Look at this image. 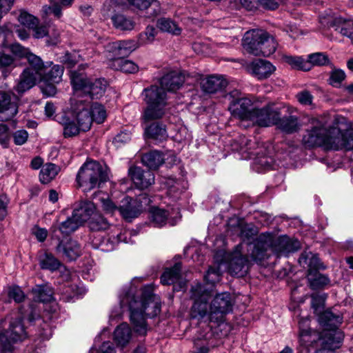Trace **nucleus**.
Wrapping results in <instances>:
<instances>
[{"label":"nucleus","instance_id":"f257e3e1","mask_svg":"<svg viewBox=\"0 0 353 353\" xmlns=\"http://www.w3.org/2000/svg\"><path fill=\"white\" fill-rule=\"evenodd\" d=\"M140 278H134L131 283L125 285L119 294L120 307L113 309L110 314V321L120 317L122 309L130 312V321L134 330L139 335H145L148 331L146 318H152L161 311L159 298L154 294V287L148 285L139 289Z\"/></svg>","mask_w":353,"mask_h":353},{"label":"nucleus","instance_id":"f03ea898","mask_svg":"<svg viewBox=\"0 0 353 353\" xmlns=\"http://www.w3.org/2000/svg\"><path fill=\"white\" fill-rule=\"evenodd\" d=\"M300 248L299 241L290 239L287 236L276 237L270 233L261 234L255 241L251 253L252 258L255 261H261L268 258L270 252L279 256L287 255Z\"/></svg>","mask_w":353,"mask_h":353},{"label":"nucleus","instance_id":"7ed1b4c3","mask_svg":"<svg viewBox=\"0 0 353 353\" xmlns=\"http://www.w3.org/2000/svg\"><path fill=\"white\" fill-rule=\"evenodd\" d=\"M142 97L146 107L142 117L145 122L162 118L169 110V104L165 91L157 85L145 88Z\"/></svg>","mask_w":353,"mask_h":353},{"label":"nucleus","instance_id":"20e7f679","mask_svg":"<svg viewBox=\"0 0 353 353\" xmlns=\"http://www.w3.org/2000/svg\"><path fill=\"white\" fill-rule=\"evenodd\" d=\"M242 45L250 54L254 56L267 57L276 51L278 43L275 38L267 31L261 29H252L245 33Z\"/></svg>","mask_w":353,"mask_h":353},{"label":"nucleus","instance_id":"39448f33","mask_svg":"<svg viewBox=\"0 0 353 353\" xmlns=\"http://www.w3.org/2000/svg\"><path fill=\"white\" fill-rule=\"evenodd\" d=\"M70 81L76 96L90 101L92 99L100 98L108 85L104 79H97L92 81L88 79L85 74L76 70L70 72Z\"/></svg>","mask_w":353,"mask_h":353},{"label":"nucleus","instance_id":"423d86ee","mask_svg":"<svg viewBox=\"0 0 353 353\" xmlns=\"http://www.w3.org/2000/svg\"><path fill=\"white\" fill-rule=\"evenodd\" d=\"M108 180V168L95 161H86L78 171L76 181L84 192L99 188Z\"/></svg>","mask_w":353,"mask_h":353},{"label":"nucleus","instance_id":"0eeeda50","mask_svg":"<svg viewBox=\"0 0 353 353\" xmlns=\"http://www.w3.org/2000/svg\"><path fill=\"white\" fill-rule=\"evenodd\" d=\"M320 321L323 325L330 327L332 331L327 333L323 339V347L316 351V353H333L339 348L343 340V333L337 327L341 323L342 318L334 314L331 311H325L320 316Z\"/></svg>","mask_w":353,"mask_h":353},{"label":"nucleus","instance_id":"6e6552de","mask_svg":"<svg viewBox=\"0 0 353 353\" xmlns=\"http://www.w3.org/2000/svg\"><path fill=\"white\" fill-rule=\"evenodd\" d=\"M212 287L208 288L201 283H196L191 288V299L194 303L191 307L190 315L193 319L210 321V303L212 297Z\"/></svg>","mask_w":353,"mask_h":353},{"label":"nucleus","instance_id":"1a4fd4ad","mask_svg":"<svg viewBox=\"0 0 353 353\" xmlns=\"http://www.w3.org/2000/svg\"><path fill=\"white\" fill-rule=\"evenodd\" d=\"M226 97L230 101L228 109L231 114L242 121H248L254 108L252 99L243 97L237 90L230 92Z\"/></svg>","mask_w":353,"mask_h":353},{"label":"nucleus","instance_id":"9d476101","mask_svg":"<svg viewBox=\"0 0 353 353\" xmlns=\"http://www.w3.org/2000/svg\"><path fill=\"white\" fill-rule=\"evenodd\" d=\"M233 302L228 292L217 294L210 303V322L221 323L232 311Z\"/></svg>","mask_w":353,"mask_h":353},{"label":"nucleus","instance_id":"9b49d317","mask_svg":"<svg viewBox=\"0 0 353 353\" xmlns=\"http://www.w3.org/2000/svg\"><path fill=\"white\" fill-rule=\"evenodd\" d=\"M26 337V332L21 319L19 318L11 321L9 329L0 332V353H12V343Z\"/></svg>","mask_w":353,"mask_h":353},{"label":"nucleus","instance_id":"f8f14e48","mask_svg":"<svg viewBox=\"0 0 353 353\" xmlns=\"http://www.w3.org/2000/svg\"><path fill=\"white\" fill-rule=\"evenodd\" d=\"M332 135L330 128L327 129L321 123L316 122L310 130H307L303 137V142L306 147L323 146L330 150Z\"/></svg>","mask_w":353,"mask_h":353},{"label":"nucleus","instance_id":"ddd939ff","mask_svg":"<svg viewBox=\"0 0 353 353\" xmlns=\"http://www.w3.org/2000/svg\"><path fill=\"white\" fill-rule=\"evenodd\" d=\"M90 103V101L83 99L82 97L74 98L71 103L72 114L77 124L80 126L81 131L84 132L89 130L92 123Z\"/></svg>","mask_w":353,"mask_h":353},{"label":"nucleus","instance_id":"4468645a","mask_svg":"<svg viewBox=\"0 0 353 353\" xmlns=\"http://www.w3.org/2000/svg\"><path fill=\"white\" fill-rule=\"evenodd\" d=\"M240 152L247 153L245 158L254 159L256 163L268 169L271 167L268 159L264 156L265 148L262 143H258L256 140L248 139L243 137L241 138Z\"/></svg>","mask_w":353,"mask_h":353},{"label":"nucleus","instance_id":"2eb2a0df","mask_svg":"<svg viewBox=\"0 0 353 353\" xmlns=\"http://www.w3.org/2000/svg\"><path fill=\"white\" fill-rule=\"evenodd\" d=\"M150 199L145 194H140L135 199L125 196L119 206L120 214L128 221L137 217L143 211V206L149 205Z\"/></svg>","mask_w":353,"mask_h":353},{"label":"nucleus","instance_id":"dca6fc26","mask_svg":"<svg viewBox=\"0 0 353 353\" xmlns=\"http://www.w3.org/2000/svg\"><path fill=\"white\" fill-rule=\"evenodd\" d=\"M279 116V111L274 109L271 105H266L262 108L254 107L248 121L261 127H268L274 125Z\"/></svg>","mask_w":353,"mask_h":353},{"label":"nucleus","instance_id":"f3484780","mask_svg":"<svg viewBox=\"0 0 353 353\" xmlns=\"http://www.w3.org/2000/svg\"><path fill=\"white\" fill-rule=\"evenodd\" d=\"M332 135L331 143H330V150H353V130H347L342 132L337 128H330Z\"/></svg>","mask_w":353,"mask_h":353},{"label":"nucleus","instance_id":"a211bd4d","mask_svg":"<svg viewBox=\"0 0 353 353\" xmlns=\"http://www.w3.org/2000/svg\"><path fill=\"white\" fill-rule=\"evenodd\" d=\"M19 98L13 92H0V119L8 121L18 112Z\"/></svg>","mask_w":353,"mask_h":353},{"label":"nucleus","instance_id":"6ab92c4d","mask_svg":"<svg viewBox=\"0 0 353 353\" xmlns=\"http://www.w3.org/2000/svg\"><path fill=\"white\" fill-rule=\"evenodd\" d=\"M163 285H174V290H181L185 288V282L181 279V263H176L172 268H165L161 277Z\"/></svg>","mask_w":353,"mask_h":353},{"label":"nucleus","instance_id":"aec40b11","mask_svg":"<svg viewBox=\"0 0 353 353\" xmlns=\"http://www.w3.org/2000/svg\"><path fill=\"white\" fill-rule=\"evenodd\" d=\"M227 259L229 261L228 268L231 274L243 276L247 273L248 259L243 256L238 250L230 254Z\"/></svg>","mask_w":353,"mask_h":353},{"label":"nucleus","instance_id":"412c9836","mask_svg":"<svg viewBox=\"0 0 353 353\" xmlns=\"http://www.w3.org/2000/svg\"><path fill=\"white\" fill-rule=\"evenodd\" d=\"M134 185L139 189H145L154 183V175L149 170H144L138 166L130 168L128 170Z\"/></svg>","mask_w":353,"mask_h":353},{"label":"nucleus","instance_id":"4be33fe9","mask_svg":"<svg viewBox=\"0 0 353 353\" xmlns=\"http://www.w3.org/2000/svg\"><path fill=\"white\" fill-rule=\"evenodd\" d=\"M248 70L259 80H263L269 78L276 70V67L268 61L258 59L250 63Z\"/></svg>","mask_w":353,"mask_h":353},{"label":"nucleus","instance_id":"5701e85b","mask_svg":"<svg viewBox=\"0 0 353 353\" xmlns=\"http://www.w3.org/2000/svg\"><path fill=\"white\" fill-rule=\"evenodd\" d=\"M228 85V81L222 75L212 74L202 78L200 85L202 90L206 93H216L224 90Z\"/></svg>","mask_w":353,"mask_h":353},{"label":"nucleus","instance_id":"b1692460","mask_svg":"<svg viewBox=\"0 0 353 353\" xmlns=\"http://www.w3.org/2000/svg\"><path fill=\"white\" fill-rule=\"evenodd\" d=\"M56 250L68 261L76 260L82 252L81 245L73 239L59 241Z\"/></svg>","mask_w":353,"mask_h":353},{"label":"nucleus","instance_id":"393cba45","mask_svg":"<svg viewBox=\"0 0 353 353\" xmlns=\"http://www.w3.org/2000/svg\"><path fill=\"white\" fill-rule=\"evenodd\" d=\"M184 81L185 77L183 74L176 71H171L162 77L160 84L163 90L175 92L180 89Z\"/></svg>","mask_w":353,"mask_h":353},{"label":"nucleus","instance_id":"a878e982","mask_svg":"<svg viewBox=\"0 0 353 353\" xmlns=\"http://www.w3.org/2000/svg\"><path fill=\"white\" fill-rule=\"evenodd\" d=\"M74 217L78 219L83 224L90 219L96 213V206L92 201H81L76 203L73 212Z\"/></svg>","mask_w":353,"mask_h":353},{"label":"nucleus","instance_id":"bb28decb","mask_svg":"<svg viewBox=\"0 0 353 353\" xmlns=\"http://www.w3.org/2000/svg\"><path fill=\"white\" fill-rule=\"evenodd\" d=\"M274 125L279 129L288 134L297 132L301 126L298 118L295 116H288L281 118L279 115Z\"/></svg>","mask_w":353,"mask_h":353},{"label":"nucleus","instance_id":"cd10ccee","mask_svg":"<svg viewBox=\"0 0 353 353\" xmlns=\"http://www.w3.org/2000/svg\"><path fill=\"white\" fill-rule=\"evenodd\" d=\"M38 80L39 79L34 77V74H32L30 70H24L20 76L19 82L14 89L19 94H22L32 88Z\"/></svg>","mask_w":353,"mask_h":353},{"label":"nucleus","instance_id":"c85d7f7f","mask_svg":"<svg viewBox=\"0 0 353 353\" xmlns=\"http://www.w3.org/2000/svg\"><path fill=\"white\" fill-rule=\"evenodd\" d=\"M26 59L28 60L30 66L25 70H30L34 77L41 79L47 69V65L44 64L39 57L31 52Z\"/></svg>","mask_w":353,"mask_h":353},{"label":"nucleus","instance_id":"c756f323","mask_svg":"<svg viewBox=\"0 0 353 353\" xmlns=\"http://www.w3.org/2000/svg\"><path fill=\"white\" fill-rule=\"evenodd\" d=\"M38 260L40 268L43 270L54 272L61 266V263L52 254L48 252L39 253Z\"/></svg>","mask_w":353,"mask_h":353},{"label":"nucleus","instance_id":"7c9ffc66","mask_svg":"<svg viewBox=\"0 0 353 353\" xmlns=\"http://www.w3.org/2000/svg\"><path fill=\"white\" fill-rule=\"evenodd\" d=\"M92 244L96 249H99L103 252H110L115 248L117 240H116L114 235L111 236L97 235L94 237Z\"/></svg>","mask_w":353,"mask_h":353},{"label":"nucleus","instance_id":"2f4dec72","mask_svg":"<svg viewBox=\"0 0 353 353\" xmlns=\"http://www.w3.org/2000/svg\"><path fill=\"white\" fill-rule=\"evenodd\" d=\"M33 299L37 302H49L53 298L52 288L48 283L36 285L32 290Z\"/></svg>","mask_w":353,"mask_h":353},{"label":"nucleus","instance_id":"473e14b6","mask_svg":"<svg viewBox=\"0 0 353 353\" xmlns=\"http://www.w3.org/2000/svg\"><path fill=\"white\" fill-rule=\"evenodd\" d=\"M52 64L50 63L49 66H47V69L39 80H43L49 83H58L61 80L63 68L59 65H53L49 68Z\"/></svg>","mask_w":353,"mask_h":353},{"label":"nucleus","instance_id":"72a5a7b5","mask_svg":"<svg viewBox=\"0 0 353 353\" xmlns=\"http://www.w3.org/2000/svg\"><path fill=\"white\" fill-rule=\"evenodd\" d=\"M110 67L116 70L126 73H134L138 71V66L130 60L123 59V57L114 59L109 64Z\"/></svg>","mask_w":353,"mask_h":353},{"label":"nucleus","instance_id":"f704fd0d","mask_svg":"<svg viewBox=\"0 0 353 353\" xmlns=\"http://www.w3.org/2000/svg\"><path fill=\"white\" fill-rule=\"evenodd\" d=\"M114 27L122 31H130L134 29L135 23L130 17L123 14H115L111 17Z\"/></svg>","mask_w":353,"mask_h":353},{"label":"nucleus","instance_id":"c9c22d12","mask_svg":"<svg viewBox=\"0 0 353 353\" xmlns=\"http://www.w3.org/2000/svg\"><path fill=\"white\" fill-rule=\"evenodd\" d=\"M151 222L154 227L161 228L169 223L174 225L175 222L168 219V213L167 211L160 208H153L150 211Z\"/></svg>","mask_w":353,"mask_h":353},{"label":"nucleus","instance_id":"e433bc0d","mask_svg":"<svg viewBox=\"0 0 353 353\" xmlns=\"http://www.w3.org/2000/svg\"><path fill=\"white\" fill-rule=\"evenodd\" d=\"M142 163L150 169H157L164 162L162 153L154 150L144 154L141 158Z\"/></svg>","mask_w":353,"mask_h":353},{"label":"nucleus","instance_id":"4c0bfd02","mask_svg":"<svg viewBox=\"0 0 353 353\" xmlns=\"http://www.w3.org/2000/svg\"><path fill=\"white\" fill-rule=\"evenodd\" d=\"M145 133L148 137L157 141L165 140L168 137L165 126L160 123H153L145 128Z\"/></svg>","mask_w":353,"mask_h":353},{"label":"nucleus","instance_id":"58836bf2","mask_svg":"<svg viewBox=\"0 0 353 353\" xmlns=\"http://www.w3.org/2000/svg\"><path fill=\"white\" fill-rule=\"evenodd\" d=\"M131 338V330L126 323L119 325L114 333V339L120 346H125L128 343Z\"/></svg>","mask_w":353,"mask_h":353},{"label":"nucleus","instance_id":"ea45409f","mask_svg":"<svg viewBox=\"0 0 353 353\" xmlns=\"http://www.w3.org/2000/svg\"><path fill=\"white\" fill-rule=\"evenodd\" d=\"M59 122L63 127V135L65 137L76 136L81 130L80 126L76 124L67 116L63 115L59 118Z\"/></svg>","mask_w":353,"mask_h":353},{"label":"nucleus","instance_id":"a19ab883","mask_svg":"<svg viewBox=\"0 0 353 353\" xmlns=\"http://www.w3.org/2000/svg\"><path fill=\"white\" fill-rule=\"evenodd\" d=\"M157 27L163 32L179 35L181 33V28L179 25L170 18H161L157 21Z\"/></svg>","mask_w":353,"mask_h":353},{"label":"nucleus","instance_id":"79ce46f5","mask_svg":"<svg viewBox=\"0 0 353 353\" xmlns=\"http://www.w3.org/2000/svg\"><path fill=\"white\" fill-rule=\"evenodd\" d=\"M59 168L54 163H46L44 165L39 174V179L42 183L50 182L59 172Z\"/></svg>","mask_w":353,"mask_h":353},{"label":"nucleus","instance_id":"37998d69","mask_svg":"<svg viewBox=\"0 0 353 353\" xmlns=\"http://www.w3.org/2000/svg\"><path fill=\"white\" fill-rule=\"evenodd\" d=\"M17 65L15 59L8 54L0 53V71L6 77Z\"/></svg>","mask_w":353,"mask_h":353},{"label":"nucleus","instance_id":"c03bdc74","mask_svg":"<svg viewBox=\"0 0 353 353\" xmlns=\"http://www.w3.org/2000/svg\"><path fill=\"white\" fill-rule=\"evenodd\" d=\"M284 59L285 61L294 69L303 71H309L311 70V64L301 57L285 56Z\"/></svg>","mask_w":353,"mask_h":353},{"label":"nucleus","instance_id":"a18cd8bd","mask_svg":"<svg viewBox=\"0 0 353 353\" xmlns=\"http://www.w3.org/2000/svg\"><path fill=\"white\" fill-rule=\"evenodd\" d=\"M82 225L78 219L74 217V214L71 217H68L65 221H63L59 225V230L63 234H69L75 231Z\"/></svg>","mask_w":353,"mask_h":353},{"label":"nucleus","instance_id":"49530a36","mask_svg":"<svg viewBox=\"0 0 353 353\" xmlns=\"http://www.w3.org/2000/svg\"><path fill=\"white\" fill-rule=\"evenodd\" d=\"M299 263L302 264H306L310 269H320L322 267V264L317 255L310 253H303L299 258Z\"/></svg>","mask_w":353,"mask_h":353},{"label":"nucleus","instance_id":"de8ad7c7","mask_svg":"<svg viewBox=\"0 0 353 353\" xmlns=\"http://www.w3.org/2000/svg\"><path fill=\"white\" fill-rule=\"evenodd\" d=\"M89 227L93 231L105 230L110 226L109 223L103 216L97 212L89 221Z\"/></svg>","mask_w":353,"mask_h":353},{"label":"nucleus","instance_id":"09e8293b","mask_svg":"<svg viewBox=\"0 0 353 353\" xmlns=\"http://www.w3.org/2000/svg\"><path fill=\"white\" fill-rule=\"evenodd\" d=\"M90 110L92 121H95L97 123H101L104 121L106 117V112L103 105L98 103H92L90 101Z\"/></svg>","mask_w":353,"mask_h":353},{"label":"nucleus","instance_id":"8fccbe9b","mask_svg":"<svg viewBox=\"0 0 353 353\" xmlns=\"http://www.w3.org/2000/svg\"><path fill=\"white\" fill-rule=\"evenodd\" d=\"M182 183V182L176 181L174 179H168L165 181V185L168 186V193L169 195L174 198H177L185 189V187L183 186Z\"/></svg>","mask_w":353,"mask_h":353},{"label":"nucleus","instance_id":"3c124183","mask_svg":"<svg viewBox=\"0 0 353 353\" xmlns=\"http://www.w3.org/2000/svg\"><path fill=\"white\" fill-rule=\"evenodd\" d=\"M308 319H303L299 322V341L301 345L307 346L312 343L313 340H311V330L308 327H303V325H307Z\"/></svg>","mask_w":353,"mask_h":353},{"label":"nucleus","instance_id":"603ef678","mask_svg":"<svg viewBox=\"0 0 353 353\" xmlns=\"http://www.w3.org/2000/svg\"><path fill=\"white\" fill-rule=\"evenodd\" d=\"M99 201L101 208L105 214L113 215L116 212L120 213L119 207L117 206L108 196L104 195L101 196Z\"/></svg>","mask_w":353,"mask_h":353},{"label":"nucleus","instance_id":"864d4df0","mask_svg":"<svg viewBox=\"0 0 353 353\" xmlns=\"http://www.w3.org/2000/svg\"><path fill=\"white\" fill-rule=\"evenodd\" d=\"M335 30L351 39L353 42V21H344L337 25Z\"/></svg>","mask_w":353,"mask_h":353},{"label":"nucleus","instance_id":"5fc2aeb1","mask_svg":"<svg viewBox=\"0 0 353 353\" xmlns=\"http://www.w3.org/2000/svg\"><path fill=\"white\" fill-rule=\"evenodd\" d=\"M308 280L312 289L322 288L330 283V279L327 276L319 273L315 274L314 277H312L311 274H310Z\"/></svg>","mask_w":353,"mask_h":353},{"label":"nucleus","instance_id":"6e6d98bb","mask_svg":"<svg viewBox=\"0 0 353 353\" xmlns=\"http://www.w3.org/2000/svg\"><path fill=\"white\" fill-rule=\"evenodd\" d=\"M18 21L21 25L28 28H34V26L38 23L37 18L24 10L20 11L18 16Z\"/></svg>","mask_w":353,"mask_h":353},{"label":"nucleus","instance_id":"4d7b16f0","mask_svg":"<svg viewBox=\"0 0 353 353\" xmlns=\"http://www.w3.org/2000/svg\"><path fill=\"white\" fill-rule=\"evenodd\" d=\"M307 61L311 64V68L314 65H324L329 63L327 56L323 52H316L309 54Z\"/></svg>","mask_w":353,"mask_h":353},{"label":"nucleus","instance_id":"13d9d810","mask_svg":"<svg viewBox=\"0 0 353 353\" xmlns=\"http://www.w3.org/2000/svg\"><path fill=\"white\" fill-rule=\"evenodd\" d=\"M105 50L109 53L108 57L110 62L113 61L116 58L123 57L119 41L109 43L105 47Z\"/></svg>","mask_w":353,"mask_h":353},{"label":"nucleus","instance_id":"bf43d9fd","mask_svg":"<svg viewBox=\"0 0 353 353\" xmlns=\"http://www.w3.org/2000/svg\"><path fill=\"white\" fill-rule=\"evenodd\" d=\"M221 263H222L219 265L218 268L210 267L208 269L206 274L204 276L205 281L207 283L213 285L220 281L221 275L220 266Z\"/></svg>","mask_w":353,"mask_h":353},{"label":"nucleus","instance_id":"052dcab7","mask_svg":"<svg viewBox=\"0 0 353 353\" xmlns=\"http://www.w3.org/2000/svg\"><path fill=\"white\" fill-rule=\"evenodd\" d=\"M128 3L140 10H147L152 5L159 6V2L157 0H126Z\"/></svg>","mask_w":353,"mask_h":353},{"label":"nucleus","instance_id":"680f3d73","mask_svg":"<svg viewBox=\"0 0 353 353\" xmlns=\"http://www.w3.org/2000/svg\"><path fill=\"white\" fill-rule=\"evenodd\" d=\"M10 51L16 57L21 59L26 58L30 53L28 48H26L21 46L19 43H14L8 46Z\"/></svg>","mask_w":353,"mask_h":353},{"label":"nucleus","instance_id":"e2e57ef3","mask_svg":"<svg viewBox=\"0 0 353 353\" xmlns=\"http://www.w3.org/2000/svg\"><path fill=\"white\" fill-rule=\"evenodd\" d=\"M11 135L10 128L3 123H0V145L7 148L9 146Z\"/></svg>","mask_w":353,"mask_h":353},{"label":"nucleus","instance_id":"0e129e2a","mask_svg":"<svg viewBox=\"0 0 353 353\" xmlns=\"http://www.w3.org/2000/svg\"><path fill=\"white\" fill-rule=\"evenodd\" d=\"M119 41L123 57L129 54L139 46L138 43L134 40H124Z\"/></svg>","mask_w":353,"mask_h":353},{"label":"nucleus","instance_id":"69168bd1","mask_svg":"<svg viewBox=\"0 0 353 353\" xmlns=\"http://www.w3.org/2000/svg\"><path fill=\"white\" fill-rule=\"evenodd\" d=\"M137 233L134 230H125L123 232H120L117 234L115 236L116 240H117V243L119 242H123L125 243H134V241L132 239V237L136 236Z\"/></svg>","mask_w":353,"mask_h":353},{"label":"nucleus","instance_id":"338daca9","mask_svg":"<svg viewBox=\"0 0 353 353\" xmlns=\"http://www.w3.org/2000/svg\"><path fill=\"white\" fill-rule=\"evenodd\" d=\"M156 35V30L153 26H148L145 32L140 34V44L151 43Z\"/></svg>","mask_w":353,"mask_h":353},{"label":"nucleus","instance_id":"774afa93","mask_svg":"<svg viewBox=\"0 0 353 353\" xmlns=\"http://www.w3.org/2000/svg\"><path fill=\"white\" fill-rule=\"evenodd\" d=\"M28 133L25 130H19L12 134V138L14 144L17 145H22L25 144L28 139Z\"/></svg>","mask_w":353,"mask_h":353}]
</instances>
